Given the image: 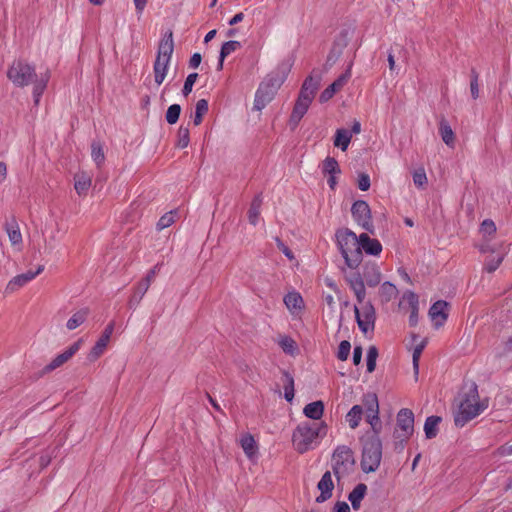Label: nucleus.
Segmentation results:
<instances>
[{"label": "nucleus", "instance_id": "obj_26", "mask_svg": "<svg viewBox=\"0 0 512 512\" xmlns=\"http://www.w3.org/2000/svg\"><path fill=\"white\" fill-rule=\"evenodd\" d=\"M151 284H149L147 281L141 279L136 286L134 287L133 293L129 299V306L130 307H136L140 304L142 298L148 291Z\"/></svg>", "mask_w": 512, "mask_h": 512}, {"label": "nucleus", "instance_id": "obj_3", "mask_svg": "<svg viewBox=\"0 0 512 512\" xmlns=\"http://www.w3.org/2000/svg\"><path fill=\"white\" fill-rule=\"evenodd\" d=\"M489 406L487 397L480 398L476 384L465 391L459 403V409L454 417L456 426L463 427L467 422L479 416Z\"/></svg>", "mask_w": 512, "mask_h": 512}, {"label": "nucleus", "instance_id": "obj_44", "mask_svg": "<svg viewBox=\"0 0 512 512\" xmlns=\"http://www.w3.org/2000/svg\"><path fill=\"white\" fill-rule=\"evenodd\" d=\"M241 447L248 457H252L257 449L253 436L250 434L243 436L241 439Z\"/></svg>", "mask_w": 512, "mask_h": 512}, {"label": "nucleus", "instance_id": "obj_39", "mask_svg": "<svg viewBox=\"0 0 512 512\" xmlns=\"http://www.w3.org/2000/svg\"><path fill=\"white\" fill-rule=\"evenodd\" d=\"M441 422V417L430 416L426 419L424 424V432L428 439L436 437L438 433V424Z\"/></svg>", "mask_w": 512, "mask_h": 512}, {"label": "nucleus", "instance_id": "obj_62", "mask_svg": "<svg viewBox=\"0 0 512 512\" xmlns=\"http://www.w3.org/2000/svg\"><path fill=\"white\" fill-rule=\"evenodd\" d=\"M114 327H115V323L114 321L110 322L104 329L103 333H102V337L110 340L111 339V336L113 334V331H114Z\"/></svg>", "mask_w": 512, "mask_h": 512}, {"label": "nucleus", "instance_id": "obj_28", "mask_svg": "<svg viewBox=\"0 0 512 512\" xmlns=\"http://www.w3.org/2000/svg\"><path fill=\"white\" fill-rule=\"evenodd\" d=\"M367 492V486L364 483H359L349 493L348 499L351 502L352 508L358 510L361 507V502L364 499Z\"/></svg>", "mask_w": 512, "mask_h": 512}, {"label": "nucleus", "instance_id": "obj_41", "mask_svg": "<svg viewBox=\"0 0 512 512\" xmlns=\"http://www.w3.org/2000/svg\"><path fill=\"white\" fill-rule=\"evenodd\" d=\"M240 42L238 41H227L225 42L220 51V58H219V69H222L224 59L229 56L231 53L235 52L237 49L240 48Z\"/></svg>", "mask_w": 512, "mask_h": 512}, {"label": "nucleus", "instance_id": "obj_10", "mask_svg": "<svg viewBox=\"0 0 512 512\" xmlns=\"http://www.w3.org/2000/svg\"><path fill=\"white\" fill-rule=\"evenodd\" d=\"M354 313L359 329L363 334L373 332L376 322V311L371 302L365 300L354 306Z\"/></svg>", "mask_w": 512, "mask_h": 512}, {"label": "nucleus", "instance_id": "obj_49", "mask_svg": "<svg viewBox=\"0 0 512 512\" xmlns=\"http://www.w3.org/2000/svg\"><path fill=\"white\" fill-rule=\"evenodd\" d=\"M377 357V348L375 346H370L367 352V371L369 373H372L375 370Z\"/></svg>", "mask_w": 512, "mask_h": 512}, {"label": "nucleus", "instance_id": "obj_50", "mask_svg": "<svg viewBox=\"0 0 512 512\" xmlns=\"http://www.w3.org/2000/svg\"><path fill=\"white\" fill-rule=\"evenodd\" d=\"M480 233L484 238L496 233V225L491 219H485L480 225Z\"/></svg>", "mask_w": 512, "mask_h": 512}, {"label": "nucleus", "instance_id": "obj_48", "mask_svg": "<svg viewBox=\"0 0 512 512\" xmlns=\"http://www.w3.org/2000/svg\"><path fill=\"white\" fill-rule=\"evenodd\" d=\"M91 157L100 166L105 159L103 148L99 142H93L91 145Z\"/></svg>", "mask_w": 512, "mask_h": 512}, {"label": "nucleus", "instance_id": "obj_43", "mask_svg": "<svg viewBox=\"0 0 512 512\" xmlns=\"http://www.w3.org/2000/svg\"><path fill=\"white\" fill-rule=\"evenodd\" d=\"M208 112V101L200 99L196 103L195 113L193 115V122L195 126L202 123L203 116Z\"/></svg>", "mask_w": 512, "mask_h": 512}, {"label": "nucleus", "instance_id": "obj_20", "mask_svg": "<svg viewBox=\"0 0 512 512\" xmlns=\"http://www.w3.org/2000/svg\"><path fill=\"white\" fill-rule=\"evenodd\" d=\"M351 77L350 70H347L344 74L339 76L332 84H330L319 97V101L321 103H325L330 100L336 92L341 90L343 86L348 82Z\"/></svg>", "mask_w": 512, "mask_h": 512}, {"label": "nucleus", "instance_id": "obj_32", "mask_svg": "<svg viewBox=\"0 0 512 512\" xmlns=\"http://www.w3.org/2000/svg\"><path fill=\"white\" fill-rule=\"evenodd\" d=\"M352 139V133L347 129H337L334 137V146L346 151Z\"/></svg>", "mask_w": 512, "mask_h": 512}, {"label": "nucleus", "instance_id": "obj_51", "mask_svg": "<svg viewBox=\"0 0 512 512\" xmlns=\"http://www.w3.org/2000/svg\"><path fill=\"white\" fill-rule=\"evenodd\" d=\"M175 214H176L175 211H170V212L164 214L157 222V229L163 230V229L171 226L175 221Z\"/></svg>", "mask_w": 512, "mask_h": 512}, {"label": "nucleus", "instance_id": "obj_9", "mask_svg": "<svg viewBox=\"0 0 512 512\" xmlns=\"http://www.w3.org/2000/svg\"><path fill=\"white\" fill-rule=\"evenodd\" d=\"M414 432V414L412 410L408 408H402L397 413L396 417V427L394 430V438L401 446V448L404 447V445L408 442L410 437L413 435Z\"/></svg>", "mask_w": 512, "mask_h": 512}, {"label": "nucleus", "instance_id": "obj_14", "mask_svg": "<svg viewBox=\"0 0 512 512\" xmlns=\"http://www.w3.org/2000/svg\"><path fill=\"white\" fill-rule=\"evenodd\" d=\"M44 270L43 265H39L35 272L28 271L23 274L16 275L13 277L6 285L5 291L7 293H14L18 291L20 288L24 287L30 281L35 279L40 273Z\"/></svg>", "mask_w": 512, "mask_h": 512}, {"label": "nucleus", "instance_id": "obj_38", "mask_svg": "<svg viewBox=\"0 0 512 512\" xmlns=\"http://www.w3.org/2000/svg\"><path fill=\"white\" fill-rule=\"evenodd\" d=\"M261 205L262 198L260 195H258L252 200L248 211L249 222L254 226H256L259 221Z\"/></svg>", "mask_w": 512, "mask_h": 512}, {"label": "nucleus", "instance_id": "obj_30", "mask_svg": "<svg viewBox=\"0 0 512 512\" xmlns=\"http://www.w3.org/2000/svg\"><path fill=\"white\" fill-rule=\"evenodd\" d=\"M303 413L307 418L320 420L324 414V403L320 400L311 402L304 407Z\"/></svg>", "mask_w": 512, "mask_h": 512}, {"label": "nucleus", "instance_id": "obj_36", "mask_svg": "<svg viewBox=\"0 0 512 512\" xmlns=\"http://www.w3.org/2000/svg\"><path fill=\"white\" fill-rule=\"evenodd\" d=\"M321 170L324 176L339 175L341 173L337 160L330 156L323 160Z\"/></svg>", "mask_w": 512, "mask_h": 512}, {"label": "nucleus", "instance_id": "obj_61", "mask_svg": "<svg viewBox=\"0 0 512 512\" xmlns=\"http://www.w3.org/2000/svg\"><path fill=\"white\" fill-rule=\"evenodd\" d=\"M362 360V348L360 346H356L353 351V363L354 365H359Z\"/></svg>", "mask_w": 512, "mask_h": 512}, {"label": "nucleus", "instance_id": "obj_27", "mask_svg": "<svg viewBox=\"0 0 512 512\" xmlns=\"http://www.w3.org/2000/svg\"><path fill=\"white\" fill-rule=\"evenodd\" d=\"M284 303L287 309L292 313H298L303 308V299L302 296L298 292H289L284 297Z\"/></svg>", "mask_w": 512, "mask_h": 512}, {"label": "nucleus", "instance_id": "obj_31", "mask_svg": "<svg viewBox=\"0 0 512 512\" xmlns=\"http://www.w3.org/2000/svg\"><path fill=\"white\" fill-rule=\"evenodd\" d=\"M370 287L377 286L381 281V273L376 265H367L364 269L363 280Z\"/></svg>", "mask_w": 512, "mask_h": 512}, {"label": "nucleus", "instance_id": "obj_25", "mask_svg": "<svg viewBox=\"0 0 512 512\" xmlns=\"http://www.w3.org/2000/svg\"><path fill=\"white\" fill-rule=\"evenodd\" d=\"M412 339L414 342L413 352H412V362H413V370L414 374L417 377L419 373V361L421 354L424 348L427 345V339H420L417 335H412Z\"/></svg>", "mask_w": 512, "mask_h": 512}, {"label": "nucleus", "instance_id": "obj_7", "mask_svg": "<svg viewBox=\"0 0 512 512\" xmlns=\"http://www.w3.org/2000/svg\"><path fill=\"white\" fill-rule=\"evenodd\" d=\"M382 459V441L380 437L369 436L363 444L361 468L365 473L375 472Z\"/></svg>", "mask_w": 512, "mask_h": 512}, {"label": "nucleus", "instance_id": "obj_11", "mask_svg": "<svg viewBox=\"0 0 512 512\" xmlns=\"http://www.w3.org/2000/svg\"><path fill=\"white\" fill-rule=\"evenodd\" d=\"M365 406V419L372 430L371 436L379 437L382 431V422L379 417V403L375 394L366 395L363 399Z\"/></svg>", "mask_w": 512, "mask_h": 512}, {"label": "nucleus", "instance_id": "obj_2", "mask_svg": "<svg viewBox=\"0 0 512 512\" xmlns=\"http://www.w3.org/2000/svg\"><path fill=\"white\" fill-rule=\"evenodd\" d=\"M325 422H301L292 433L293 448L300 454L315 449L327 435Z\"/></svg>", "mask_w": 512, "mask_h": 512}, {"label": "nucleus", "instance_id": "obj_16", "mask_svg": "<svg viewBox=\"0 0 512 512\" xmlns=\"http://www.w3.org/2000/svg\"><path fill=\"white\" fill-rule=\"evenodd\" d=\"M276 91L268 87V84L260 83L254 99V109L261 111L275 97Z\"/></svg>", "mask_w": 512, "mask_h": 512}, {"label": "nucleus", "instance_id": "obj_60", "mask_svg": "<svg viewBox=\"0 0 512 512\" xmlns=\"http://www.w3.org/2000/svg\"><path fill=\"white\" fill-rule=\"evenodd\" d=\"M202 57L200 53H194L189 60V67L196 69L201 63Z\"/></svg>", "mask_w": 512, "mask_h": 512}, {"label": "nucleus", "instance_id": "obj_6", "mask_svg": "<svg viewBox=\"0 0 512 512\" xmlns=\"http://www.w3.org/2000/svg\"><path fill=\"white\" fill-rule=\"evenodd\" d=\"M173 51V33L169 31L163 36L159 43L156 59L153 64L154 81L157 86H160L167 77Z\"/></svg>", "mask_w": 512, "mask_h": 512}, {"label": "nucleus", "instance_id": "obj_54", "mask_svg": "<svg viewBox=\"0 0 512 512\" xmlns=\"http://www.w3.org/2000/svg\"><path fill=\"white\" fill-rule=\"evenodd\" d=\"M351 344L347 340H343L340 342L337 352V357L341 361L347 360L349 354H350Z\"/></svg>", "mask_w": 512, "mask_h": 512}, {"label": "nucleus", "instance_id": "obj_45", "mask_svg": "<svg viewBox=\"0 0 512 512\" xmlns=\"http://www.w3.org/2000/svg\"><path fill=\"white\" fill-rule=\"evenodd\" d=\"M283 376H284V397L288 402H291L294 398V379L287 372H285Z\"/></svg>", "mask_w": 512, "mask_h": 512}, {"label": "nucleus", "instance_id": "obj_59", "mask_svg": "<svg viewBox=\"0 0 512 512\" xmlns=\"http://www.w3.org/2000/svg\"><path fill=\"white\" fill-rule=\"evenodd\" d=\"M160 268H161V264L160 263H157L152 269H150L146 276L143 278V280L147 281L149 284H151L156 275L158 274V272L160 271Z\"/></svg>", "mask_w": 512, "mask_h": 512}, {"label": "nucleus", "instance_id": "obj_64", "mask_svg": "<svg viewBox=\"0 0 512 512\" xmlns=\"http://www.w3.org/2000/svg\"><path fill=\"white\" fill-rule=\"evenodd\" d=\"M138 15H141L146 7L147 0H133Z\"/></svg>", "mask_w": 512, "mask_h": 512}, {"label": "nucleus", "instance_id": "obj_35", "mask_svg": "<svg viewBox=\"0 0 512 512\" xmlns=\"http://www.w3.org/2000/svg\"><path fill=\"white\" fill-rule=\"evenodd\" d=\"M89 315V310L87 308L80 309L76 311L67 321L66 327L68 330H75L80 325H82Z\"/></svg>", "mask_w": 512, "mask_h": 512}, {"label": "nucleus", "instance_id": "obj_53", "mask_svg": "<svg viewBox=\"0 0 512 512\" xmlns=\"http://www.w3.org/2000/svg\"><path fill=\"white\" fill-rule=\"evenodd\" d=\"M470 92L473 99L479 97V75L475 70L471 71Z\"/></svg>", "mask_w": 512, "mask_h": 512}, {"label": "nucleus", "instance_id": "obj_12", "mask_svg": "<svg viewBox=\"0 0 512 512\" xmlns=\"http://www.w3.org/2000/svg\"><path fill=\"white\" fill-rule=\"evenodd\" d=\"M353 219L365 230L371 231V211L368 203L363 200L355 201L351 208Z\"/></svg>", "mask_w": 512, "mask_h": 512}, {"label": "nucleus", "instance_id": "obj_4", "mask_svg": "<svg viewBox=\"0 0 512 512\" xmlns=\"http://www.w3.org/2000/svg\"><path fill=\"white\" fill-rule=\"evenodd\" d=\"M336 241L347 266L352 269L357 268L362 261L360 236L357 237V235L348 228H342L336 232Z\"/></svg>", "mask_w": 512, "mask_h": 512}, {"label": "nucleus", "instance_id": "obj_52", "mask_svg": "<svg viewBox=\"0 0 512 512\" xmlns=\"http://www.w3.org/2000/svg\"><path fill=\"white\" fill-rule=\"evenodd\" d=\"M427 176L423 168H419L413 173V182L418 188H424L427 184Z\"/></svg>", "mask_w": 512, "mask_h": 512}, {"label": "nucleus", "instance_id": "obj_56", "mask_svg": "<svg viewBox=\"0 0 512 512\" xmlns=\"http://www.w3.org/2000/svg\"><path fill=\"white\" fill-rule=\"evenodd\" d=\"M476 247L478 248L479 252L482 254L490 253L494 254L497 252L498 245L492 246L489 243L488 239H484L481 243L477 244Z\"/></svg>", "mask_w": 512, "mask_h": 512}, {"label": "nucleus", "instance_id": "obj_18", "mask_svg": "<svg viewBox=\"0 0 512 512\" xmlns=\"http://www.w3.org/2000/svg\"><path fill=\"white\" fill-rule=\"evenodd\" d=\"M320 495L316 497V502L322 503L331 498L334 489V483L330 471H326L317 484Z\"/></svg>", "mask_w": 512, "mask_h": 512}, {"label": "nucleus", "instance_id": "obj_8", "mask_svg": "<svg viewBox=\"0 0 512 512\" xmlns=\"http://www.w3.org/2000/svg\"><path fill=\"white\" fill-rule=\"evenodd\" d=\"M332 470L338 481L348 477L355 468V459L352 450L345 446H338L331 459Z\"/></svg>", "mask_w": 512, "mask_h": 512}, {"label": "nucleus", "instance_id": "obj_1", "mask_svg": "<svg viewBox=\"0 0 512 512\" xmlns=\"http://www.w3.org/2000/svg\"><path fill=\"white\" fill-rule=\"evenodd\" d=\"M7 78L17 87L33 84V98L37 105L50 79V71L46 70L38 77L35 67L22 59L13 61L7 70Z\"/></svg>", "mask_w": 512, "mask_h": 512}, {"label": "nucleus", "instance_id": "obj_5", "mask_svg": "<svg viewBox=\"0 0 512 512\" xmlns=\"http://www.w3.org/2000/svg\"><path fill=\"white\" fill-rule=\"evenodd\" d=\"M318 86L319 80H315L312 76H309L304 80L289 118V126L292 130L296 129L301 119L307 113L315 97Z\"/></svg>", "mask_w": 512, "mask_h": 512}, {"label": "nucleus", "instance_id": "obj_47", "mask_svg": "<svg viewBox=\"0 0 512 512\" xmlns=\"http://www.w3.org/2000/svg\"><path fill=\"white\" fill-rule=\"evenodd\" d=\"M180 113H181V106L179 104L170 105L168 107V109L166 111V115H165L167 123L175 124L180 117Z\"/></svg>", "mask_w": 512, "mask_h": 512}, {"label": "nucleus", "instance_id": "obj_29", "mask_svg": "<svg viewBox=\"0 0 512 512\" xmlns=\"http://www.w3.org/2000/svg\"><path fill=\"white\" fill-rule=\"evenodd\" d=\"M365 406L354 405L345 416V420L351 429H356L363 417Z\"/></svg>", "mask_w": 512, "mask_h": 512}, {"label": "nucleus", "instance_id": "obj_34", "mask_svg": "<svg viewBox=\"0 0 512 512\" xmlns=\"http://www.w3.org/2000/svg\"><path fill=\"white\" fill-rule=\"evenodd\" d=\"M284 353L294 356L298 353V345L294 339L287 335H280L277 341Z\"/></svg>", "mask_w": 512, "mask_h": 512}, {"label": "nucleus", "instance_id": "obj_55", "mask_svg": "<svg viewBox=\"0 0 512 512\" xmlns=\"http://www.w3.org/2000/svg\"><path fill=\"white\" fill-rule=\"evenodd\" d=\"M197 78H198L197 73H191L187 76V78L184 82L183 89H182V93L185 97L188 96L192 92L193 86H194Z\"/></svg>", "mask_w": 512, "mask_h": 512}, {"label": "nucleus", "instance_id": "obj_40", "mask_svg": "<svg viewBox=\"0 0 512 512\" xmlns=\"http://www.w3.org/2000/svg\"><path fill=\"white\" fill-rule=\"evenodd\" d=\"M439 132L443 142L449 147H454L455 134L447 122L442 121L440 123Z\"/></svg>", "mask_w": 512, "mask_h": 512}, {"label": "nucleus", "instance_id": "obj_42", "mask_svg": "<svg viewBox=\"0 0 512 512\" xmlns=\"http://www.w3.org/2000/svg\"><path fill=\"white\" fill-rule=\"evenodd\" d=\"M379 293L383 302H389L397 296L398 290L394 284L384 282L380 287Z\"/></svg>", "mask_w": 512, "mask_h": 512}, {"label": "nucleus", "instance_id": "obj_57", "mask_svg": "<svg viewBox=\"0 0 512 512\" xmlns=\"http://www.w3.org/2000/svg\"><path fill=\"white\" fill-rule=\"evenodd\" d=\"M358 188L361 191H367L370 188V177L366 173H361L358 176V182H357Z\"/></svg>", "mask_w": 512, "mask_h": 512}, {"label": "nucleus", "instance_id": "obj_46", "mask_svg": "<svg viewBox=\"0 0 512 512\" xmlns=\"http://www.w3.org/2000/svg\"><path fill=\"white\" fill-rule=\"evenodd\" d=\"M190 132L188 127L180 126L177 132V147L183 149L189 145Z\"/></svg>", "mask_w": 512, "mask_h": 512}, {"label": "nucleus", "instance_id": "obj_19", "mask_svg": "<svg viewBox=\"0 0 512 512\" xmlns=\"http://www.w3.org/2000/svg\"><path fill=\"white\" fill-rule=\"evenodd\" d=\"M509 251V246H506L504 243L498 244L496 255L491 254L488 256L484 263V270L488 273H492L498 269L501 263L504 260V257L507 255Z\"/></svg>", "mask_w": 512, "mask_h": 512}, {"label": "nucleus", "instance_id": "obj_24", "mask_svg": "<svg viewBox=\"0 0 512 512\" xmlns=\"http://www.w3.org/2000/svg\"><path fill=\"white\" fill-rule=\"evenodd\" d=\"M360 251H365L369 255H379L382 251L381 243L374 238H370L368 234H360Z\"/></svg>", "mask_w": 512, "mask_h": 512}, {"label": "nucleus", "instance_id": "obj_37", "mask_svg": "<svg viewBox=\"0 0 512 512\" xmlns=\"http://www.w3.org/2000/svg\"><path fill=\"white\" fill-rule=\"evenodd\" d=\"M109 342H110V340L100 336V338L97 340L95 345L90 350L88 359L90 361H95L99 357H101L104 354Z\"/></svg>", "mask_w": 512, "mask_h": 512}, {"label": "nucleus", "instance_id": "obj_63", "mask_svg": "<svg viewBox=\"0 0 512 512\" xmlns=\"http://www.w3.org/2000/svg\"><path fill=\"white\" fill-rule=\"evenodd\" d=\"M334 512H350V507L346 502L339 501L334 506Z\"/></svg>", "mask_w": 512, "mask_h": 512}, {"label": "nucleus", "instance_id": "obj_15", "mask_svg": "<svg viewBox=\"0 0 512 512\" xmlns=\"http://www.w3.org/2000/svg\"><path fill=\"white\" fill-rule=\"evenodd\" d=\"M345 280L353 291L358 304H361L366 298V289L363 277L358 272H352L345 276Z\"/></svg>", "mask_w": 512, "mask_h": 512}, {"label": "nucleus", "instance_id": "obj_58", "mask_svg": "<svg viewBox=\"0 0 512 512\" xmlns=\"http://www.w3.org/2000/svg\"><path fill=\"white\" fill-rule=\"evenodd\" d=\"M495 455L499 457H506L512 455V444L506 443L498 447L495 451Z\"/></svg>", "mask_w": 512, "mask_h": 512}, {"label": "nucleus", "instance_id": "obj_17", "mask_svg": "<svg viewBox=\"0 0 512 512\" xmlns=\"http://www.w3.org/2000/svg\"><path fill=\"white\" fill-rule=\"evenodd\" d=\"M448 303L443 300L436 301L429 309V317L436 328L442 326L447 320Z\"/></svg>", "mask_w": 512, "mask_h": 512}, {"label": "nucleus", "instance_id": "obj_21", "mask_svg": "<svg viewBox=\"0 0 512 512\" xmlns=\"http://www.w3.org/2000/svg\"><path fill=\"white\" fill-rule=\"evenodd\" d=\"M287 77L286 68H277L276 70L269 73L264 80L262 81L264 84H268V87L273 89L274 91H278L282 86Z\"/></svg>", "mask_w": 512, "mask_h": 512}, {"label": "nucleus", "instance_id": "obj_23", "mask_svg": "<svg viewBox=\"0 0 512 512\" xmlns=\"http://www.w3.org/2000/svg\"><path fill=\"white\" fill-rule=\"evenodd\" d=\"M92 184V176L86 171H80L74 176V188L79 196H86Z\"/></svg>", "mask_w": 512, "mask_h": 512}, {"label": "nucleus", "instance_id": "obj_13", "mask_svg": "<svg viewBox=\"0 0 512 512\" xmlns=\"http://www.w3.org/2000/svg\"><path fill=\"white\" fill-rule=\"evenodd\" d=\"M80 346L81 340H78L77 342L73 343L65 351H63L62 353L58 354L55 358H53L51 362L43 368V373H50L53 370L64 365L77 353V351L80 349Z\"/></svg>", "mask_w": 512, "mask_h": 512}, {"label": "nucleus", "instance_id": "obj_33", "mask_svg": "<svg viewBox=\"0 0 512 512\" xmlns=\"http://www.w3.org/2000/svg\"><path fill=\"white\" fill-rule=\"evenodd\" d=\"M5 229L11 245L16 246L22 244V234L16 220L13 219L10 223H7Z\"/></svg>", "mask_w": 512, "mask_h": 512}, {"label": "nucleus", "instance_id": "obj_22", "mask_svg": "<svg viewBox=\"0 0 512 512\" xmlns=\"http://www.w3.org/2000/svg\"><path fill=\"white\" fill-rule=\"evenodd\" d=\"M403 301L407 302L410 308L409 324L416 326L418 324L419 299L416 293L407 291L403 295Z\"/></svg>", "mask_w": 512, "mask_h": 512}]
</instances>
